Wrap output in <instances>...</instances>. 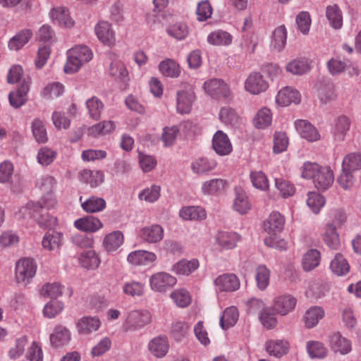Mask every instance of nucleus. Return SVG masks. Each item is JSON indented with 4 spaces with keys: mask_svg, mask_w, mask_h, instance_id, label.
Returning <instances> with one entry per match:
<instances>
[{
    "mask_svg": "<svg viewBox=\"0 0 361 361\" xmlns=\"http://www.w3.org/2000/svg\"><path fill=\"white\" fill-rule=\"evenodd\" d=\"M55 203L54 200H51V204L44 201L43 202H29L25 210L27 214L34 219L41 228H50L54 226L56 223V219L51 216L47 211Z\"/></svg>",
    "mask_w": 361,
    "mask_h": 361,
    "instance_id": "obj_1",
    "label": "nucleus"
},
{
    "mask_svg": "<svg viewBox=\"0 0 361 361\" xmlns=\"http://www.w3.org/2000/svg\"><path fill=\"white\" fill-rule=\"evenodd\" d=\"M152 315L147 310H133L128 313L123 324L126 331H136L149 324Z\"/></svg>",
    "mask_w": 361,
    "mask_h": 361,
    "instance_id": "obj_2",
    "label": "nucleus"
},
{
    "mask_svg": "<svg viewBox=\"0 0 361 361\" xmlns=\"http://www.w3.org/2000/svg\"><path fill=\"white\" fill-rule=\"evenodd\" d=\"M205 92L214 99H230L232 93L228 85L221 79L212 78L204 82Z\"/></svg>",
    "mask_w": 361,
    "mask_h": 361,
    "instance_id": "obj_3",
    "label": "nucleus"
},
{
    "mask_svg": "<svg viewBox=\"0 0 361 361\" xmlns=\"http://www.w3.org/2000/svg\"><path fill=\"white\" fill-rule=\"evenodd\" d=\"M37 266L32 259L24 258L16 266V276L18 282H29L36 273Z\"/></svg>",
    "mask_w": 361,
    "mask_h": 361,
    "instance_id": "obj_4",
    "label": "nucleus"
},
{
    "mask_svg": "<svg viewBox=\"0 0 361 361\" xmlns=\"http://www.w3.org/2000/svg\"><path fill=\"white\" fill-rule=\"evenodd\" d=\"M217 292H233L240 288V281L234 274H224L216 277L214 281Z\"/></svg>",
    "mask_w": 361,
    "mask_h": 361,
    "instance_id": "obj_5",
    "label": "nucleus"
},
{
    "mask_svg": "<svg viewBox=\"0 0 361 361\" xmlns=\"http://www.w3.org/2000/svg\"><path fill=\"white\" fill-rule=\"evenodd\" d=\"M177 282L176 279L169 274L159 272L153 274L149 279L150 286L152 290L159 292H165L173 287Z\"/></svg>",
    "mask_w": 361,
    "mask_h": 361,
    "instance_id": "obj_6",
    "label": "nucleus"
},
{
    "mask_svg": "<svg viewBox=\"0 0 361 361\" xmlns=\"http://www.w3.org/2000/svg\"><path fill=\"white\" fill-rule=\"evenodd\" d=\"M269 87L268 82L257 72L251 73L245 81V90L252 94H259Z\"/></svg>",
    "mask_w": 361,
    "mask_h": 361,
    "instance_id": "obj_7",
    "label": "nucleus"
},
{
    "mask_svg": "<svg viewBox=\"0 0 361 361\" xmlns=\"http://www.w3.org/2000/svg\"><path fill=\"white\" fill-rule=\"evenodd\" d=\"M212 147L216 154L220 156L228 155L233 150V147L228 135L222 130H218L214 135Z\"/></svg>",
    "mask_w": 361,
    "mask_h": 361,
    "instance_id": "obj_8",
    "label": "nucleus"
},
{
    "mask_svg": "<svg viewBox=\"0 0 361 361\" xmlns=\"http://www.w3.org/2000/svg\"><path fill=\"white\" fill-rule=\"evenodd\" d=\"M164 228L159 224H152L142 228L140 236L142 240L148 243H157L164 238Z\"/></svg>",
    "mask_w": 361,
    "mask_h": 361,
    "instance_id": "obj_9",
    "label": "nucleus"
},
{
    "mask_svg": "<svg viewBox=\"0 0 361 361\" xmlns=\"http://www.w3.org/2000/svg\"><path fill=\"white\" fill-rule=\"evenodd\" d=\"M295 127L300 135L309 142H314L320 138L317 129L307 120H297Z\"/></svg>",
    "mask_w": 361,
    "mask_h": 361,
    "instance_id": "obj_10",
    "label": "nucleus"
},
{
    "mask_svg": "<svg viewBox=\"0 0 361 361\" xmlns=\"http://www.w3.org/2000/svg\"><path fill=\"white\" fill-rule=\"evenodd\" d=\"M98 39L105 45L111 47L115 43L114 32L111 24L104 20L99 21L94 27Z\"/></svg>",
    "mask_w": 361,
    "mask_h": 361,
    "instance_id": "obj_11",
    "label": "nucleus"
},
{
    "mask_svg": "<svg viewBox=\"0 0 361 361\" xmlns=\"http://www.w3.org/2000/svg\"><path fill=\"white\" fill-rule=\"evenodd\" d=\"M300 99V92L291 87L281 89L276 97V103L283 106H287L292 103L299 104Z\"/></svg>",
    "mask_w": 361,
    "mask_h": 361,
    "instance_id": "obj_12",
    "label": "nucleus"
},
{
    "mask_svg": "<svg viewBox=\"0 0 361 361\" xmlns=\"http://www.w3.org/2000/svg\"><path fill=\"white\" fill-rule=\"evenodd\" d=\"M285 219L277 212H272L264 223V229L269 235L281 233L284 227Z\"/></svg>",
    "mask_w": 361,
    "mask_h": 361,
    "instance_id": "obj_13",
    "label": "nucleus"
},
{
    "mask_svg": "<svg viewBox=\"0 0 361 361\" xmlns=\"http://www.w3.org/2000/svg\"><path fill=\"white\" fill-rule=\"evenodd\" d=\"M334 173L330 167L324 166L313 180L314 185L319 190H327L334 183Z\"/></svg>",
    "mask_w": 361,
    "mask_h": 361,
    "instance_id": "obj_14",
    "label": "nucleus"
},
{
    "mask_svg": "<svg viewBox=\"0 0 361 361\" xmlns=\"http://www.w3.org/2000/svg\"><path fill=\"white\" fill-rule=\"evenodd\" d=\"M296 302V299L291 295H281L274 300L273 310L283 316L294 309Z\"/></svg>",
    "mask_w": 361,
    "mask_h": 361,
    "instance_id": "obj_15",
    "label": "nucleus"
},
{
    "mask_svg": "<svg viewBox=\"0 0 361 361\" xmlns=\"http://www.w3.org/2000/svg\"><path fill=\"white\" fill-rule=\"evenodd\" d=\"M324 243L332 250H338L341 242L339 235L336 231V226L332 223H328L324 227L322 235Z\"/></svg>",
    "mask_w": 361,
    "mask_h": 361,
    "instance_id": "obj_16",
    "label": "nucleus"
},
{
    "mask_svg": "<svg viewBox=\"0 0 361 361\" xmlns=\"http://www.w3.org/2000/svg\"><path fill=\"white\" fill-rule=\"evenodd\" d=\"M156 259L157 256L154 252L146 250H136L128 256V262L135 266L147 265Z\"/></svg>",
    "mask_w": 361,
    "mask_h": 361,
    "instance_id": "obj_17",
    "label": "nucleus"
},
{
    "mask_svg": "<svg viewBox=\"0 0 361 361\" xmlns=\"http://www.w3.org/2000/svg\"><path fill=\"white\" fill-rule=\"evenodd\" d=\"M148 348L154 356L163 357L166 355L169 348L167 338L161 336L154 338L149 341Z\"/></svg>",
    "mask_w": 361,
    "mask_h": 361,
    "instance_id": "obj_18",
    "label": "nucleus"
},
{
    "mask_svg": "<svg viewBox=\"0 0 361 361\" xmlns=\"http://www.w3.org/2000/svg\"><path fill=\"white\" fill-rule=\"evenodd\" d=\"M101 322L97 317H83L76 323V328L80 334L87 335L96 331Z\"/></svg>",
    "mask_w": 361,
    "mask_h": 361,
    "instance_id": "obj_19",
    "label": "nucleus"
},
{
    "mask_svg": "<svg viewBox=\"0 0 361 361\" xmlns=\"http://www.w3.org/2000/svg\"><path fill=\"white\" fill-rule=\"evenodd\" d=\"M240 235L235 232L221 231L217 234L218 245L224 250L234 248L240 240Z\"/></svg>",
    "mask_w": 361,
    "mask_h": 361,
    "instance_id": "obj_20",
    "label": "nucleus"
},
{
    "mask_svg": "<svg viewBox=\"0 0 361 361\" xmlns=\"http://www.w3.org/2000/svg\"><path fill=\"white\" fill-rule=\"evenodd\" d=\"M74 225L78 230L85 232H95L103 226L99 219L93 216H87L77 219Z\"/></svg>",
    "mask_w": 361,
    "mask_h": 361,
    "instance_id": "obj_21",
    "label": "nucleus"
},
{
    "mask_svg": "<svg viewBox=\"0 0 361 361\" xmlns=\"http://www.w3.org/2000/svg\"><path fill=\"white\" fill-rule=\"evenodd\" d=\"M70 339L71 333L69 330L61 325L56 326L53 334L50 335V343L54 348H59L67 344Z\"/></svg>",
    "mask_w": 361,
    "mask_h": 361,
    "instance_id": "obj_22",
    "label": "nucleus"
},
{
    "mask_svg": "<svg viewBox=\"0 0 361 361\" xmlns=\"http://www.w3.org/2000/svg\"><path fill=\"white\" fill-rule=\"evenodd\" d=\"M63 240V234L55 231H49L45 233L43 237L42 245V247L49 251L58 250Z\"/></svg>",
    "mask_w": 361,
    "mask_h": 361,
    "instance_id": "obj_23",
    "label": "nucleus"
},
{
    "mask_svg": "<svg viewBox=\"0 0 361 361\" xmlns=\"http://www.w3.org/2000/svg\"><path fill=\"white\" fill-rule=\"evenodd\" d=\"M190 330V325L180 320H176L171 323L169 329V336L177 342L183 341L187 337Z\"/></svg>",
    "mask_w": 361,
    "mask_h": 361,
    "instance_id": "obj_24",
    "label": "nucleus"
},
{
    "mask_svg": "<svg viewBox=\"0 0 361 361\" xmlns=\"http://www.w3.org/2000/svg\"><path fill=\"white\" fill-rule=\"evenodd\" d=\"M82 181L90 184L92 188H96L104 182V175L101 171H92L90 169L82 170L79 173Z\"/></svg>",
    "mask_w": 361,
    "mask_h": 361,
    "instance_id": "obj_25",
    "label": "nucleus"
},
{
    "mask_svg": "<svg viewBox=\"0 0 361 361\" xmlns=\"http://www.w3.org/2000/svg\"><path fill=\"white\" fill-rule=\"evenodd\" d=\"M289 344L283 340L269 341L265 344L267 352L271 356L281 357L288 353Z\"/></svg>",
    "mask_w": 361,
    "mask_h": 361,
    "instance_id": "obj_26",
    "label": "nucleus"
},
{
    "mask_svg": "<svg viewBox=\"0 0 361 361\" xmlns=\"http://www.w3.org/2000/svg\"><path fill=\"white\" fill-rule=\"evenodd\" d=\"M324 316V310L322 307L312 306L305 313L303 317L305 326L308 329L314 327Z\"/></svg>",
    "mask_w": 361,
    "mask_h": 361,
    "instance_id": "obj_27",
    "label": "nucleus"
},
{
    "mask_svg": "<svg viewBox=\"0 0 361 361\" xmlns=\"http://www.w3.org/2000/svg\"><path fill=\"white\" fill-rule=\"evenodd\" d=\"M194 95L185 90L177 92V111L180 114H188L192 108Z\"/></svg>",
    "mask_w": 361,
    "mask_h": 361,
    "instance_id": "obj_28",
    "label": "nucleus"
},
{
    "mask_svg": "<svg viewBox=\"0 0 361 361\" xmlns=\"http://www.w3.org/2000/svg\"><path fill=\"white\" fill-rule=\"evenodd\" d=\"M350 120L344 115L337 117L335 121V126L334 130V136L335 140L342 141L344 140L347 132L350 130Z\"/></svg>",
    "mask_w": 361,
    "mask_h": 361,
    "instance_id": "obj_29",
    "label": "nucleus"
},
{
    "mask_svg": "<svg viewBox=\"0 0 361 361\" xmlns=\"http://www.w3.org/2000/svg\"><path fill=\"white\" fill-rule=\"evenodd\" d=\"M330 345L335 352L347 354L351 350L350 342L339 333L334 334L329 340Z\"/></svg>",
    "mask_w": 361,
    "mask_h": 361,
    "instance_id": "obj_30",
    "label": "nucleus"
},
{
    "mask_svg": "<svg viewBox=\"0 0 361 361\" xmlns=\"http://www.w3.org/2000/svg\"><path fill=\"white\" fill-rule=\"evenodd\" d=\"M166 32L169 36L177 40H183L188 37L190 28L183 22H176L168 26Z\"/></svg>",
    "mask_w": 361,
    "mask_h": 361,
    "instance_id": "obj_31",
    "label": "nucleus"
},
{
    "mask_svg": "<svg viewBox=\"0 0 361 361\" xmlns=\"http://www.w3.org/2000/svg\"><path fill=\"white\" fill-rule=\"evenodd\" d=\"M199 267V262L196 259L191 260L181 259L173 267V271L180 275H189Z\"/></svg>",
    "mask_w": 361,
    "mask_h": 361,
    "instance_id": "obj_32",
    "label": "nucleus"
},
{
    "mask_svg": "<svg viewBox=\"0 0 361 361\" xmlns=\"http://www.w3.org/2000/svg\"><path fill=\"white\" fill-rule=\"evenodd\" d=\"M238 310L235 307L231 306L226 308L220 317L219 324L221 327L226 330L234 326L238 319Z\"/></svg>",
    "mask_w": 361,
    "mask_h": 361,
    "instance_id": "obj_33",
    "label": "nucleus"
},
{
    "mask_svg": "<svg viewBox=\"0 0 361 361\" xmlns=\"http://www.w3.org/2000/svg\"><path fill=\"white\" fill-rule=\"evenodd\" d=\"M50 14L54 22L57 23L60 25L68 27L73 25L74 22L70 17L68 10L66 8H54L51 10Z\"/></svg>",
    "mask_w": 361,
    "mask_h": 361,
    "instance_id": "obj_34",
    "label": "nucleus"
},
{
    "mask_svg": "<svg viewBox=\"0 0 361 361\" xmlns=\"http://www.w3.org/2000/svg\"><path fill=\"white\" fill-rule=\"evenodd\" d=\"M32 36L30 30H23L18 32L8 42V48L11 50L18 51L26 44Z\"/></svg>",
    "mask_w": 361,
    "mask_h": 361,
    "instance_id": "obj_35",
    "label": "nucleus"
},
{
    "mask_svg": "<svg viewBox=\"0 0 361 361\" xmlns=\"http://www.w3.org/2000/svg\"><path fill=\"white\" fill-rule=\"evenodd\" d=\"M326 16L331 26L334 29H340L343 25L342 13L336 4L328 6L326 8Z\"/></svg>",
    "mask_w": 361,
    "mask_h": 361,
    "instance_id": "obj_36",
    "label": "nucleus"
},
{
    "mask_svg": "<svg viewBox=\"0 0 361 361\" xmlns=\"http://www.w3.org/2000/svg\"><path fill=\"white\" fill-rule=\"evenodd\" d=\"M28 90V85L23 83L17 91L10 92L8 95L10 104L14 108L23 106L27 101V92Z\"/></svg>",
    "mask_w": 361,
    "mask_h": 361,
    "instance_id": "obj_37",
    "label": "nucleus"
},
{
    "mask_svg": "<svg viewBox=\"0 0 361 361\" xmlns=\"http://www.w3.org/2000/svg\"><path fill=\"white\" fill-rule=\"evenodd\" d=\"M179 215L185 220H202L206 218V212L200 207L188 206L183 207Z\"/></svg>",
    "mask_w": 361,
    "mask_h": 361,
    "instance_id": "obj_38",
    "label": "nucleus"
},
{
    "mask_svg": "<svg viewBox=\"0 0 361 361\" xmlns=\"http://www.w3.org/2000/svg\"><path fill=\"white\" fill-rule=\"evenodd\" d=\"M216 166V162L207 158H198L191 164V169L195 173L203 174L213 170Z\"/></svg>",
    "mask_w": 361,
    "mask_h": 361,
    "instance_id": "obj_39",
    "label": "nucleus"
},
{
    "mask_svg": "<svg viewBox=\"0 0 361 361\" xmlns=\"http://www.w3.org/2000/svg\"><path fill=\"white\" fill-rule=\"evenodd\" d=\"M330 269L338 276L347 274L350 271V265L343 256L338 253L330 264Z\"/></svg>",
    "mask_w": 361,
    "mask_h": 361,
    "instance_id": "obj_40",
    "label": "nucleus"
},
{
    "mask_svg": "<svg viewBox=\"0 0 361 361\" xmlns=\"http://www.w3.org/2000/svg\"><path fill=\"white\" fill-rule=\"evenodd\" d=\"M80 264L87 269H94L100 264V260L96 252L88 250L81 253L79 257Z\"/></svg>",
    "mask_w": 361,
    "mask_h": 361,
    "instance_id": "obj_41",
    "label": "nucleus"
},
{
    "mask_svg": "<svg viewBox=\"0 0 361 361\" xmlns=\"http://www.w3.org/2000/svg\"><path fill=\"white\" fill-rule=\"evenodd\" d=\"M82 208L88 213L102 211L106 207V201L102 198L92 196L81 204Z\"/></svg>",
    "mask_w": 361,
    "mask_h": 361,
    "instance_id": "obj_42",
    "label": "nucleus"
},
{
    "mask_svg": "<svg viewBox=\"0 0 361 361\" xmlns=\"http://www.w3.org/2000/svg\"><path fill=\"white\" fill-rule=\"evenodd\" d=\"M123 242V235L121 231H114L106 235L104 239V245L108 252L117 250Z\"/></svg>",
    "mask_w": 361,
    "mask_h": 361,
    "instance_id": "obj_43",
    "label": "nucleus"
},
{
    "mask_svg": "<svg viewBox=\"0 0 361 361\" xmlns=\"http://www.w3.org/2000/svg\"><path fill=\"white\" fill-rule=\"evenodd\" d=\"M207 41L216 46L228 45L232 42V36L226 31L219 30L210 33L207 37Z\"/></svg>",
    "mask_w": 361,
    "mask_h": 361,
    "instance_id": "obj_44",
    "label": "nucleus"
},
{
    "mask_svg": "<svg viewBox=\"0 0 361 361\" xmlns=\"http://www.w3.org/2000/svg\"><path fill=\"white\" fill-rule=\"evenodd\" d=\"M319 262L320 252L315 249H311L303 256V269L307 271H311L319 265Z\"/></svg>",
    "mask_w": 361,
    "mask_h": 361,
    "instance_id": "obj_45",
    "label": "nucleus"
},
{
    "mask_svg": "<svg viewBox=\"0 0 361 361\" xmlns=\"http://www.w3.org/2000/svg\"><path fill=\"white\" fill-rule=\"evenodd\" d=\"M318 97L320 102L324 104L336 99L337 95L334 85L331 82L321 85L318 90Z\"/></svg>",
    "mask_w": 361,
    "mask_h": 361,
    "instance_id": "obj_46",
    "label": "nucleus"
},
{
    "mask_svg": "<svg viewBox=\"0 0 361 361\" xmlns=\"http://www.w3.org/2000/svg\"><path fill=\"white\" fill-rule=\"evenodd\" d=\"M233 209L240 214H245L250 209V204L245 192L240 189L235 190Z\"/></svg>",
    "mask_w": 361,
    "mask_h": 361,
    "instance_id": "obj_47",
    "label": "nucleus"
},
{
    "mask_svg": "<svg viewBox=\"0 0 361 361\" xmlns=\"http://www.w3.org/2000/svg\"><path fill=\"white\" fill-rule=\"evenodd\" d=\"M160 72L166 77L176 78L179 75L180 71L178 63L172 59H166L159 63Z\"/></svg>",
    "mask_w": 361,
    "mask_h": 361,
    "instance_id": "obj_48",
    "label": "nucleus"
},
{
    "mask_svg": "<svg viewBox=\"0 0 361 361\" xmlns=\"http://www.w3.org/2000/svg\"><path fill=\"white\" fill-rule=\"evenodd\" d=\"M219 118L226 125L232 126L238 125L240 121V117L235 111L230 106H224L221 109Z\"/></svg>",
    "mask_w": 361,
    "mask_h": 361,
    "instance_id": "obj_49",
    "label": "nucleus"
},
{
    "mask_svg": "<svg viewBox=\"0 0 361 361\" xmlns=\"http://www.w3.org/2000/svg\"><path fill=\"white\" fill-rule=\"evenodd\" d=\"M123 292L131 297H140L145 293V284L134 280L126 282L123 286Z\"/></svg>",
    "mask_w": 361,
    "mask_h": 361,
    "instance_id": "obj_50",
    "label": "nucleus"
},
{
    "mask_svg": "<svg viewBox=\"0 0 361 361\" xmlns=\"http://www.w3.org/2000/svg\"><path fill=\"white\" fill-rule=\"evenodd\" d=\"M342 167L353 172L361 169V154L353 152L347 154L343 160Z\"/></svg>",
    "mask_w": 361,
    "mask_h": 361,
    "instance_id": "obj_51",
    "label": "nucleus"
},
{
    "mask_svg": "<svg viewBox=\"0 0 361 361\" xmlns=\"http://www.w3.org/2000/svg\"><path fill=\"white\" fill-rule=\"evenodd\" d=\"M286 68L293 75H302L309 71L310 66L307 60L293 59L286 65Z\"/></svg>",
    "mask_w": 361,
    "mask_h": 361,
    "instance_id": "obj_52",
    "label": "nucleus"
},
{
    "mask_svg": "<svg viewBox=\"0 0 361 361\" xmlns=\"http://www.w3.org/2000/svg\"><path fill=\"white\" fill-rule=\"evenodd\" d=\"M226 185V181L221 178H214L203 183L202 190L204 194L213 195L222 191Z\"/></svg>",
    "mask_w": 361,
    "mask_h": 361,
    "instance_id": "obj_53",
    "label": "nucleus"
},
{
    "mask_svg": "<svg viewBox=\"0 0 361 361\" xmlns=\"http://www.w3.org/2000/svg\"><path fill=\"white\" fill-rule=\"evenodd\" d=\"M115 128V124L111 121H103L98 123L88 129V133L93 136L104 135L111 133Z\"/></svg>",
    "mask_w": 361,
    "mask_h": 361,
    "instance_id": "obj_54",
    "label": "nucleus"
},
{
    "mask_svg": "<svg viewBox=\"0 0 361 361\" xmlns=\"http://www.w3.org/2000/svg\"><path fill=\"white\" fill-rule=\"evenodd\" d=\"M271 111L267 108L260 109L254 118L253 123L257 128H265L271 123Z\"/></svg>",
    "mask_w": 361,
    "mask_h": 361,
    "instance_id": "obj_55",
    "label": "nucleus"
},
{
    "mask_svg": "<svg viewBox=\"0 0 361 361\" xmlns=\"http://www.w3.org/2000/svg\"><path fill=\"white\" fill-rule=\"evenodd\" d=\"M86 106L88 109L90 116L94 120H99L101 116V112L104 109L102 102L97 97H92L86 102Z\"/></svg>",
    "mask_w": 361,
    "mask_h": 361,
    "instance_id": "obj_56",
    "label": "nucleus"
},
{
    "mask_svg": "<svg viewBox=\"0 0 361 361\" xmlns=\"http://www.w3.org/2000/svg\"><path fill=\"white\" fill-rule=\"evenodd\" d=\"M69 54H72L78 58L79 61L83 63L90 61L92 58L91 49L85 45H78L68 50Z\"/></svg>",
    "mask_w": 361,
    "mask_h": 361,
    "instance_id": "obj_57",
    "label": "nucleus"
},
{
    "mask_svg": "<svg viewBox=\"0 0 361 361\" xmlns=\"http://www.w3.org/2000/svg\"><path fill=\"white\" fill-rule=\"evenodd\" d=\"M32 132L38 143H44L47 141V130L43 122L40 119L35 118L33 120L32 123Z\"/></svg>",
    "mask_w": 361,
    "mask_h": 361,
    "instance_id": "obj_58",
    "label": "nucleus"
},
{
    "mask_svg": "<svg viewBox=\"0 0 361 361\" xmlns=\"http://www.w3.org/2000/svg\"><path fill=\"white\" fill-rule=\"evenodd\" d=\"M270 271L265 265H259L256 269L255 280L257 287L263 290L269 283Z\"/></svg>",
    "mask_w": 361,
    "mask_h": 361,
    "instance_id": "obj_59",
    "label": "nucleus"
},
{
    "mask_svg": "<svg viewBox=\"0 0 361 361\" xmlns=\"http://www.w3.org/2000/svg\"><path fill=\"white\" fill-rule=\"evenodd\" d=\"M307 350L312 358H324L328 352L324 344L319 341L307 342Z\"/></svg>",
    "mask_w": 361,
    "mask_h": 361,
    "instance_id": "obj_60",
    "label": "nucleus"
},
{
    "mask_svg": "<svg viewBox=\"0 0 361 361\" xmlns=\"http://www.w3.org/2000/svg\"><path fill=\"white\" fill-rule=\"evenodd\" d=\"M287 39V32L284 25L276 27L273 32L274 47L281 51L285 47Z\"/></svg>",
    "mask_w": 361,
    "mask_h": 361,
    "instance_id": "obj_61",
    "label": "nucleus"
},
{
    "mask_svg": "<svg viewBox=\"0 0 361 361\" xmlns=\"http://www.w3.org/2000/svg\"><path fill=\"white\" fill-rule=\"evenodd\" d=\"M109 75L115 79H119L125 81L128 75V72L125 65L118 61H114L111 63L109 70Z\"/></svg>",
    "mask_w": 361,
    "mask_h": 361,
    "instance_id": "obj_62",
    "label": "nucleus"
},
{
    "mask_svg": "<svg viewBox=\"0 0 361 361\" xmlns=\"http://www.w3.org/2000/svg\"><path fill=\"white\" fill-rule=\"evenodd\" d=\"M324 203V197L320 194L315 192H310L307 194V204L314 213H319Z\"/></svg>",
    "mask_w": 361,
    "mask_h": 361,
    "instance_id": "obj_63",
    "label": "nucleus"
},
{
    "mask_svg": "<svg viewBox=\"0 0 361 361\" xmlns=\"http://www.w3.org/2000/svg\"><path fill=\"white\" fill-rule=\"evenodd\" d=\"M63 309V304L62 302L56 299L51 300L46 304L44 307L43 313L44 317L51 319L55 317Z\"/></svg>",
    "mask_w": 361,
    "mask_h": 361,
    "instance_id": "obj_64",
    "label": "nucleus"
}]
</instances>
